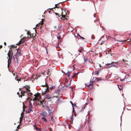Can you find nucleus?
<instances>
[{"label": "nucleus", "instance_id": "24", "mask_svg": "<svg viewBox=\"0 0 131 131\" xmlns=\"http://www.w3.org/2000/svg\"><path fill=\"white\" fill-rule=\"evenodd\" d=\"M78 37H79L80 38L82 39H85V38H84V37H82V36H81L80 35H79V34H78Z\"/></svg>", "mask_w": 131, "mask_h": 131}, {"label": "nucleus", "instance_id": "18", "mask_svg": "<svg viewBox=\"0 0 131 131\" xmlns=\"http://www.w3.org/2000/svg\"><path fill=\"white\" fill-rule=\"evenodd\" d=\"M100 70H98V71H95L94 72V74L96 75H98L99 73V72L100 71Z\"/></svg>", "mask_w": 131, "mask_h": 131}, {"label": "nucleus", "instance_id": "41", "mask_svg": "<svg viewBox=\"0 0 131 131\" xmlns=\"http://www.w3.org/2000/svg\"><path fill=\"white\" fill-rule=\"evenodd\" d=\"M91 38L92 39H95V37H94V36H92V37H91Z\"/></svg>", "mask_w": 131, "mask_h": 131}, {"label": "nucleus", "instance_id": "46", "mask_svg": "<svg viewBox=\"0 0 131 131\" xmlns=\"http://www.w3.org/2000/svg\"><path fill=\"white\" fill-rule=\"evenodd\" d=\"M104 42V41H103V42H102L100 44L101 45H102V44H103V43Z\"/></svg>", "mask_w": 131, "mask_h": 131}, {"label": "nucleus", "instance_id": "34", "mask_svg": "<svg viewBox=\"0 0 131 131\" xmlns=\"http://www.w3.org/2000/svg\"><path fill=\"white\" fill-rule=\"evenodd\" d=\"M55 14L56 15H58V17H61V15H59V14L57 13H55Z\"/></svg>", "mask_w": 131, "mask_h": 131}, {"label": "nucleus", "instance_id": "51", "mask_svg": "<svg viewBox=\"0 0 131 131\" xmlns=\"http://www.w3.org/2000/svg\"><path fill=\"white\" fill-rule=\"evenodd\" d=\"M40 25V28H41V27H42V25Z\"/></svg>", "mask_w": 131, "mask_h": 131}, {"label": "nucleus", "instance_id": "50", "mask_svg": "<svg viewBox=\"0 0 131 131\" xmlns=\"http://www.w3.org/2000/svg\"><path fill=\"white\" fill-rule=\"evenodd\" d=\"M5 45L6 46V44L5 42L4 43Z\"/></svg>", "mask_w": 131, "mask_h": 131}, {"label": "nucleus", "instance_id": "15", "mask_svg": "<svg viewBox=\"0 0 131 131\" xmlns=\"http://www.w3.org/2000/svg\"><path fill=\"white\" fill-rule=\"evenodd\" d=\"M118 88L120 90H121L122 89L123 87L121 85H119L118 84Z\"/></svg>", "mask_w": 131, "mask_h": 131}, {"label": "nucleus", "instance_id": "26", "mask_svg": "<svg viewBox=\"0 0 131 131\" xmlns=\"http://www.w3.org/2000/svg\"><path fill=\"white\" fill-rule=\"evenodd\" d=\"M42 119L43 120V121H44L45 122H47V121L46 119V118H45L44 117H42Z\"/></svg>", "mask_w": 131, "mask_h": 131}, {"label": "nucleus", "instance_id": "21", "mask_svg": "<svg viewBox=\"0 0 131 131\" xmlns=\"http://www.w3.org/2000/svg\"><path fill=\"white\" fill-rule=\"evenodd\" d=\"M52 112V111L51 110H49L48 111V112L49 113V115L50 116H51V113Z\"/></svg>", "mask_w": 131, "mask_h": 131}, {"label": "nucleus", "instance_id": "60", "mask_svg": "<svg viewBox=\"0 0 131 131\" xmlns=\"http://www.w3.org/2000/svg\"><path fill=\"white\" fill-rule=\"evenodd\" d=\"M71 90L72 91H73V88H72V89H71Z\"/></svg>", "mask_w": 131, "mask_h": 131}, {"label": "nucleus", "instance_id": "42", "mask_svg": "<svg viewBox=\"0 0 131 131\" xmlns=\"http://www.w3.org/2000/svg\"><path fill=\"white\" fill-rule=\"evenodd\" d=\"M93 17L94 18V20H95L96 19L95 18V17L94 14L93 15Z\"/></svg>", "mask_w": 131, "mask_h": 131}, {"label": "nucleus", "instance_id": "6", "mask_svg": "<svg viewBox=\"0 0 131 131\" xmlns=\"http://www.w3.org/2000/svg\"><path fill=\"white\" fill-rule=\"evenodd\" d=\"M84 51L83 48L82 47H80L79 48V49L78 51V52H79V53L78 55V56L80 55V53H82V51Z\"/></svg>", "mask_w": 131, "mask_h": 131}, {"label": "nucleus", "instance_id": "39", "mask_svg": "<svg viewBox=\"0 0 131 131\" xmlns=\"http://www.w3.org/2000/svg\"><path fill=\"white\" fill-rule=\"evenodd\" d=\"M117 62H112V63H111V64H112V63L117 64Z\"/></svg>", "mask_w": 131, "mask_h": 131}, {"label": "nucleus", "instance_id": "12", "mask_svg": "<svg viewBox=\"0 0 131 131\" xmlns=\"http://www.w3.org/2000/svg\"><path fill=\"white\" fill-rule=\"evenodd\" d=\"M93 83H94V84H95V82H92V83H91L90 84H89L88 85H86L85 84V85L87 87L89 88L90 86L93 84Z\"/></svg>", "mask_w": 131, "mask_h": 131}, {"label": "nucleus", "instance_id": "62", "mask_svg": "<svg viewBox=\"0 0 131 131\" xmlns=\"http://www.w3.org/2000/svg\"><path fill=\"white\" fill-rule=\"evenodd\" d=\"M19 127V125L17 127V128H18Z\"/></svg>", "mask_w": 131, "mask_h": 131}, {"label": "nucleus", "instance_id": "8", "mask_svg": "<svg viewBox=\"0 0 131 131\" xmlns=\"http://www.w3.org/2000/svg\"><path fill=\"white\" fill-rule=\"evenodd\" d=\"M47 114H48L46 111H44L40 114V115L41 116L44 117H47Z\"/></svg>", "mask_w": 131, "mask_h": 131}, {"label": "nucleus", "instance_id": "27", "mask_svg": "<svg viewBox=\"0 0 131 131\" xmlns=\"http://www.w3.org/2000/svg\"><path fill=\"white\" fill-rule=\"evenodd\" d=\"M59 4V3L57 4H56L55 5V7H54L52 9H53L54 8H59L60 7H59L58 6H57V5L58 4Z\"/></svg>", "mask_w": 131, "mask_h": 131}, {"label": "nucleus", "instance_id": "44", "mask_svg": "<svg viewBox=\"0 0 131 131\" xmlns=\"http://www.w3.org/2000/svg\"><path fill=\"white\" fill-rule=\"evenodd\" d=\"M3 47V46L2 45L0 46V49L2 48Z\"/></svg>", "mask_w": 131, "mask_h": 131}, {"label": "nucleus", "instance_id": "56", "mask_svg": "<svg viewBox=\"0 0 131 131\" xmlns=\"http://www.w3.org/2000/svg\"><path fill=\"white\" fill-rule=\"evenodd\" d=\"M125 64H126V65H128V63H125Z\"/></svg>", "mask_w": 131, "mask_h": 131}, {"label": "nucleus", "instance_id": "5", "mask_svg": "<svg viewBox=\"0 0 131 131\" xmlns=\"http://www.w3.org/2000/svg\"><path fill=\"white\" fill-rule=\"evenodd\" d=\"M102 80V79H100L99 78L96 77H93L92 82L100 81Z\"/></svg>", "mask_w": 131, "mask_h": 131}, {"label": "nucleus", "instance_id": "47", "mask_svg": "<svg viewBox=\"0 0 131 131\" xmlns=\"http://www.w3.org/2000/svg\"><path fill=\"white\" fill-rule=\"evenodd\" d=\"M90 100H91V101H93V99H92V98H90Z\"/></svg>", "mask_w": 131, "mask_h": 131}, {"label": "nucleus", "instance_id": "14", "mask_svg": "<svg viewBox=\"0 0 131 131\" xmlns=\"http://www.w3.org/2000/svg\"><path fill=\"white\" fill-rule=\"evenodd\" d=\"M32 107H29V110L27 112V113H29L32 110Z\"/></svg>", "mask_w": 131, "mask_h": 131}, {"label": "nucleus", "instance_id": "7", "mask_svg": "<svg viewBox=\"0 0 131 131\" xmlns=\"http://www.w3.org/2000/svg\"><path fill=\"white\" fill-rule=\"evenodd\" d=\"M21 95L20 96V95H19V92H18L17 93V94L19 95V97H22V96H24V94H25V93H26L27 94H28V93H26V92L25 91H24L23 92L22 91H21Z\"/></svg>", "mask_w": 131, "mask_h": 131}, {"label": "nucleus", "instance_id": "61", "mask_svg": "<svg viewBox=\"0 0 131 131\" xmlns=\"http://www.w3.org/2000/svg\"><path fill=\"white\" fill-rule=\"evenodd\" d=\"M123 62H124L125 61V60H123Z\"/></svg>", "mask_w": 131, "mask_h": 131}, {"label": "nucleus", "instance_id": "22", "mask_svg": "<svg viewBox=\"0 0 131 131\" xmlns=\"http://www.w3.org/2000/svg\"><path fill=\"white\" fill-rule=\"evenodd\" d=\"M131 40L130 39H127V40H124L123 41L124 42H125L126 41H127L128 42H129Z\"/></svg>", "mask_w": 131, "mask_h": 131}, {"label": "nucleus", "instance_id": "13", "mask_svg": "<svg viewBox=\"0 0 131 131\" xmlns=\"http://www.w3.org/2000/svg\"><path fill=\"white\" fill-rule=\"evenodd\" d=\"M43 24V21H42L41 23H39L38 24H37L36 25L37 27H39L40 25H42Z\"/></svg>", "mask_w": 131, "mask_h": 131}, {"label": "nucleus", "instance_id": "52", "mask_svg": "<svg viewBox=\"0 0 131 131\" xmlns=\"http://www.w3.org/2000/svg\"><path fill=\"white\" fill-rule=\"evenodd\" d=\"M89 61L90 62V63H92V61H90V60H89Z\"/></svg>", "mask_w": 131, "mask_h": 131}, {"label": "nucleus", "instance_id": "64", "mask_svg": "<svg viewBox=\"0 0 131 131\" xmlns=\"http://www.w3.org/2000/svg\"><path fill=\"white\" fill-rule=\"evenodd\" d=\"M79 73L78 72L76 74H78Z\"/></svg>", "mask_w": 131, "mask_h": 131}, {"label": "nucleus", "instance_id": "48", "mask_svg": "<svg viewBox=\"0 0 131 131\" xmlns=\"http://www.w3.org/2000/svg\"><path fill=\"white\" fill-rule=\"evenodd\" d=\"M74 106H73V111H74Z\"/></svg>", "mask_w": 131, "mask_h": 131}, {"label": "nucleus", "instance_id": "40", "mask_svg": "<svg viewBox=\"0 0 131 131\" xmlns=\"http://www.w3.org/2000/svg\"><path fill=\"white\" fill-rule=\"evenodd\" d=\"M30 38H31V36H33V34H30ZM33 37V38H34V37Z\"/></svg>", "mask_w": 131, "mask_h": 131}, {"label": "nucleus", "instance_id": "37", "mask_svg": "<svg viewBox=\"0 0 131 131\" xmlns=\"http://www.w3.org/2000/svg\"><path fill=\"white\" fill-rule=\"evenodd\" d=\"M26 38L25 40H26V41H27V40H28V39L29 38V37H26Z\"/></svg>", "mask_w": 131, "mask_h": 131}, {"label": "nucleus", "instance_id": "30", "mask_svg": "<svg viewBox=\"0 0 131 131\" xmlns=\"http://www.w3.org/2000/svg\"><path fill=\"white\" fill-rule=\"evenodd\" d=\"M70 103H71V104L72 105V107H73V106H75L76 105L75 104H73V103L71 101H70Z\"/></svg>", "mask_w": 131, "mask_h": 131}, {"label": "nucleus", "instance_id": "43", "mask_svg": "<svg viewBox=\"0 0 131 131\" xmlns=\"http://www.w3.org/2000/svg\"><path fill=\"white\" fill-rule=\"evenodd\" d=\"M27 91H28V93L29 92H30V90L28 89H27Z\"/></svg>", "mask_w": 131, "mask_h": 131}, {"label": "nucleus", "instance_id": "53", "mask_svg": "<svg viewBox=\"0 0 131 131\" xmlns=\"http://www.w3.org/2000/svg\"><path fill=\"white\" fill-rule=\"evenodd\" d=\"M54 28H57V26H54Z\"/></svg>", "mask_w": 131, "mask_h": 131}, {"label": "nucleus", "instance_id": "49", "mask_svg": "<svg viewBox=\"0 0 131 131\" xmlns=\"http://www.w3.org/2000/svg\"><path fill=\"white\" fill-rule=\"evenodd\" d=\"M50 72L49 71V70L48 71V72H47V74H49V73Z\"/></svg>", "mask_w": 131, "mask_h": 131}, {"label": "nucleus", "instance_id": "55", "mask_svg": "<svg viewBox=\"0 0 131 131\" xmlns=\"http://www.w3.org/2000/svg\"><path fill=\"white\" fill-rule=\"evenodd\" d=\"M51 128H49V130L50 131H52V130H51Z\"/></svg>", "mask_w": 131, "mask_h": 131}, {"label": "nucleus", "instance_id": "59", "mask_svg": "<svg viewBox=\"0 0 131 131\" xmlns=\"http://www.w3.org/2000/svg\"><path fill=\"white\" fill-rule=\"evenodd\" d=\"M45 72H45V71L44 72H43V73H42V74H44V73H45Z\"/></svg>", "mask_w": 131, "mask_h": 131}, {"label": "nucleus", "instance_id": "57", "mask_svg": "<svg viewBox=\"0 0 131 131\" xmlns=\"http://www.w3.org/2000/svg\"><path fill=\"white\" fill-rule=\"evenodd\" d=\"M61 38L60 37H58V39H60Z\"/></svg>", "mask_w": 131, "mask_h": 131}, {"label": "nucleus", "instance_id": "3", "mask_svg": "<svg viewBox=\"0 0 131 131\" xmlns=\"http://www.w3.org/2000/svg\"><path fill=\"white\" fill-rule=\"evenodd\" d=\"M15 48L16 49V48ZM13 52V54L14 53H15L16 52H17L18 53V54H20V55L21 56V53L20 52V50L19 49H15L12 50V49H11V50H10L11 53L12 54V52Z\"/></svg>", "mask_w": 131, "mask_h": 131}, {"label": "nucleus", "instance_id": "4", "mask_svg": "<svg viewBox=\"0 0 131 131\" xmlns=\"http://www.w3.org/2000/svg\"><path fill=\"white\" fill-rule=\"evenodd\" d=\"M26 38V37H24L23 38H21V40L19 41V42L17 43V45H20L21 44L23 43L25 41H26V40H25Z\"/></svg>", "mask_w": 131, "mask_h": 131}, {"label": "nucleus", "instance_id": "25", "mask_svg": "<svg viewBox=\"0 0 131 131\" xmlns=\"http://www.w3.org/2000/svg\"><path fill=\"white\" fill-rule=\"evenodd\" d=\"M50 116H51V121L52 122H53L54 121V119L53 116L52 115H51Z\"/></svg>", "mask_w": 131, "mask_h": 131}, {"label": "nucleus", "instance_id": "31", "mask_svg": "<svg viewBox=\"0 0 131 131\" xmlns=\"http://www.w3.org/2000/svg\"><path fill=\"white\" fill-rule=\"evenodd\" d=\"M31 100H32L31 99V100H30V101H31ZM29 105L30 106V107H32L33 106L32 105V103L30 101V102Z\"/></svg>", "mask_w": 131, "mask_h": 131}, {"label": "nucleus", "instance_id": "63", "mask_svg": "<svg viewBox=\"0 0 131 131\" xmlns=\"http://www.w3.org/2000/svg\"><path fill=\"white\" fill-rule=\"evenodd\" d=\"M23 36V35H21V36H20V37H21Z\"/></svg>", "mask_w": 131, "mask_h": 131}, {"label": "nucleus", "instance_id": "38", "mask_svg": "<svg viewBox=\"0 0 131 131\" xmlns=\"http://www.w3.org/2000/svg\"><path fill=\"white\" fill-rule=\"evenodd\" d=\"M50 110V109L49 107L48 106L47 107V110L48 111V110Z\"/></svg>", "mask_w": 131, "mask_h": 131}, {"label": "nucleus", "instance_id": "35", "mask_svg": "<svg viewBox=\"0 0 131 131\" xmlns=\"http://www.w3.org/2000/svg\"><path fill=\"white\" fill-rule=\"evenodd\" d=\"M27 34H28V35H30V32L28 31H27Z\"/></svg>", "mask_w": 131, "mask_h": 131}, {"label": "nucleus", "instance_id": "2", "mask_svg": "<svg viewBox=\"0 0 131 131\" xmlns=\"http://www.w3.org/2000/svg\"><path fill=\"white\" fill-rule=\"evenodd\" d=\"M55 88V85H51V87H50V85H47V88L45 89L46 90L44 91V92H42V94H46L47 92L49 91V89L51 90L54 89Z\"/></svg>", "mask_w": 131, "mask_h": 131}, {"label": "nucleus", "instance_id": "19", "mask_svg": "<svg viewBox=\"0 0 131 131\" xmlns=\"http://www.w3.org/2000/svg\"><path fill=\"white\" fill-rule=\"evenodd\" d=\"M34 96H35V97L33 99V101H36L38 99L36 97V95H34Z\"/></svg>", "mask_w": 131, "mask_h": 131}, {"label": "nucleus", "instance_id": "9", "mask_svg": "<svg viewBox=\"0 0 131 131\" xmlns=\"http://www.w3.org/2000/svg\"><path fill=\"white\" fill-rule=\"evenodd\" d=\"M63 13L62 12V13L61 14V17H59L60 18H61V19H62L63 20H65L66 19H67L66 18H65L66 17V15H63Z\"/></svg>", "mask_w": 131, "mask_h": 131}, {"label": "nucleus", "instance_id": "1", "mask_svg": "<svg viewBox=\"0 0 131 131\" xmlns=\"http://www.w3.org/2000/svg\"><path fill=\"white\" fill-rule=\"evenodd\" d=\"M13 52H12V54L11 53L10 50V49L8 53H7L8 57L7 58L8 59V67L11 63V60L12 58L13 55Z\"/></svg>", "mask_w": 131, "mask_h": 131}, {"label": "nucleus", "instance_id": "11", "mask_svg": "<svg viewBox=\"0 0 131 131\" xmlns=\"http://www.w3.org/2000/svg\"><path fill=\"white\" fill-rule=\"evenodd\" d=\"M34 126L35 129L38 131H41V130L36 125H34Z\"/></svg>", "mask_w": 131, "mask_h": 131}, {"label": "nucleus", "instance_id": "45", "mask_svg": "<svg viewBox=\"0 0 131 131\" xmlns=\"http://www.w3.org/2000/svg\"><path fill=\"white\" fill-rule=\"evenodd\" d=\"M30 95L31 96L32 95H33L31 93H30Z\"/></svg>", "mask_w": 131, "mask_h": 131}, {"label": "nucleus", "instance_id": "28", "mask_svg": "<svg viewBox=\"0 0 131 131\" xmlns=\"http://www.w3.org/2000/svg\"><path fill=\"white\" fill-rule=\"evenodd\" d=\"M46 98H48L49 99H50V100L51 99V97H50L48 95H47L46 96Z\"/></svg>", "mask_w": 131, "mask_h": 131}, {"label": "nucleus", "instance_id": "36", "mask_svg": "<svg viewBox=\"0 0 131 131\" xmlns=\"http://www.w3.org/2000/svg\"><path fill=\"white\" fill-rule=\"evenodd\" d=\"M112 66H113L115 67H117L118 66V65H115L114 64H113V65H112Z\"/></svg>", "mask_w": 131, "mask_h": 131}, {"label": "nucleus", "instance_id": "16", "mask_svg": "<svg viewBox=\"0 0 131 131\" xmlns=\"http://www.w3.org/2000/svg\"><path fill=\"white\" fill-rule=\"evenodd\" d=\"M23 114V113H21V116L20 118V123L21 124L22 120V119L23 118V117L21 116L22 114Z\"/></svg>", "mask_w": 131, "mask_h": 131}, {"label": "nucleus", "instance_id": "23", "mask_svg": "<svg viewBox=\"0 0 131 131\" xmlns=\"http://www.w3.org/2000/svg\"><path fill=\"white\" fill-rule=\"evenodd\" d=\"M23 111L24 112L25 111V108H26V106H25L24 102H23Z\"/></svg>", "mask_w": 131, "mask_h": 131}, {"label": "nucleus", "instance_id": "29", "mask_svg": "<svg viewBox=\"0 0 131 131\" xmlns=\"http://www.w3.org/2000/svg\"><path fill=\"white\" fill-rule=\"evenodd\" d=\"M65 74L66 75H67V76L69 77L70 76V72H68L67 73H66Z\"/></svg>", "mask_w": 131, "mask_h": 131}, {"label": "nucleus", "instance_id": "32", "mask_svg": "<svg viewBox=\"0 0 131 131\" xmlns=\"http://www.w3.org/2000/svg\"><path fill=\"white\" fill-rule=\"evenodd\" d=\"M45 83H46L45 85H42L41 86H42L43 87H45V86H46V88H47V85H48V84H47V82H45Z\"/></svg>", "mask_w": 131, "mask_h": 131}, {"label": "nucleus", "instance_id": "20", "mask_svg": "<svg viewBox=\"0 0 131 131\" xmlns=\"http://www.w3.org/2000/svg\"><path fill=\"white\" fill-rule=\"evenodd\" d=\"M15 79L16 80H17L18 81H21V78H18V77H16L15 78Z\"/></svg>", "mask_w": 131, "mask_h": 131}, {"label": "nucleus", "instance_id": "33", "mask_svg": "<svg viewBox=\"0 0 131 131\" xmlns=\"http://www.w3.org/2000/svg\"><path fill=\"white\" fill-rule=\"evenodd\" d=\"M126 79L125 78H124L123 79H120V80L121 81H125V80Z\"/></svg>", "mask_w": 131, "mask_h": 131}, {"label": "nucleus", "instance_id": "54", "mask_svg": "<svg viewBox=\"0 0 131 131\" xmlns=\"http://www.w3.org/2000/svg\"><path fill=\"white\" fill-rule=\"evenodd\" d=\"M13 58L14 59V60H15V58H14V56H13Z\"/></svg>", "mask_w": 131, "mask_h": 131}, {"label": "nucleus", "instance_id": "10", "mask_svg": "<svg viewBox=\"0 0 131 131\" xmlns=\"http://www.w3.org/2000/svg\"><path fill=\"white\" fill-rule=\"evenodd\" d=\"M16 53L15 54V57H16V61H17V63H18V57H19V56H21V55H20V54H18L17 53V52H16L15 53H14V54Z\"/></svg>", "mask_w": 131, "mask_h": 131}, {"label": "nucleus", "instance_id": "58", "mask_svg": "<svg viewBox=\"0 0 131 131\" xmlns=\"http://www.w3.org/2000/svg\"><path fill=\"white\" fill-rule=\"evenodd\" d=\"M37 78H38V77H35V79L36 80Z\"/></svg>", "mask_w": 131, "mask_h": 131}, {"label": "nucleus", "instance_id": "17", "mask_svg": "<svg viewBox=\"0 0 131 131\" xmlns=\"http://www.w3.org/2000/svg\"><path fill=\"white\" fill-rule=\"evenodd\" d=\"M72 117H71V119L70 123H71V124H72L73 123V114L72 113Z\"/></svg>", "mask_w": 131, "mask_h": 131}]
</instances>
